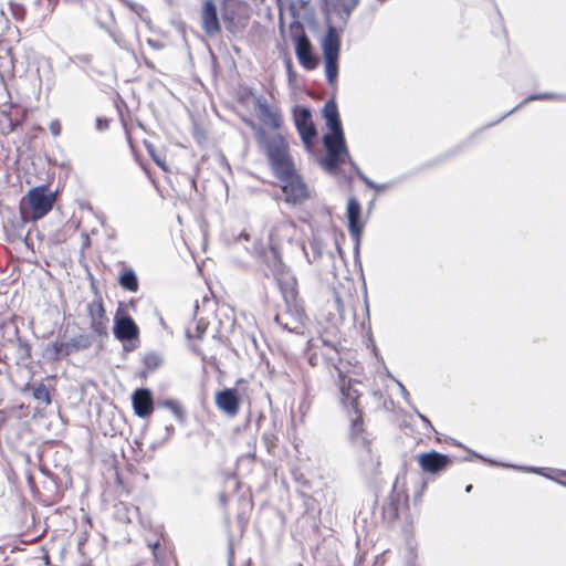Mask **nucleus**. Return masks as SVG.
<instances>
[{
	"instance_id": "nucleus-1",
	"label": "nucleus",
	"mask_w": 566,
	"mask_h": 566,
	"mask_svg": "<svg viewBox=\"0 0 566 566\" xmlns=\"http://www.w3.org/2000/svg\"><path fill=\"white\" fill-rule=\"evenodd\" d=\"M323 114L329 133L324 136L327 156L323 159L322 165L327 171L332 172L345 158H349V155L345 145L336 104L334 102L326 103Z\"/></svg>"
},
{
	"instance_id": "nucleus-2",
	"label": "nucleus",
	"mask_w": 566,
	"mask_h": 566,
	"mask_svg": "<svg viewBox=\"0 0 566 566\" xmlns=\"http://www.w3.org/2000/svg\"><path fill=\"white\" fill-rule=\"evenodd\" d=\"M256 138L265 148L268 159L275 175L286 174L294 167L289 153V144L282 134L266 136L264 130H259Z\"/></svg>"
},
{
	"instance_id": "nucleus-3",
	"label": "nucleus",
	"mask_w": 566,
	"mask_h": 566,
	"mask_svg": "<svg viewBox=\"0 0 566 566\" xmlns=\"http://www.w3.org/2000/svg\"><path fill=\"white\" fill-rule=\"evenodd\" d=\"M324 56L325 75L329 84H334L338 75V56L340 50V36L334 27H328L326 34L321 40Z\"/></svg>"
},
{
	"instance_id": "nucleus-4",
	"label": "nucleus",
	"mask_w": 566,
	"mask_h": 566,
	"mask_svg": "<svg viewBox=\"0 0 566 566\" xmlns=\"http://www.w3.org/2000/svg\"><path fill=\"white\" fill-rule=\"evenodd\" d=\"M55 193L46 187L30 189L22 201L24 212H29L32 220L42 219L52 209Z\"/></svg>"
},
{
	"instance_id": "nucleus-5",
	"label": "nucleus",
	"mask_w": 566,
	"mask_h": 566,
	"mask_svg": "<svg viewBox=\"0 0 566 566\" xmlns=\"http://www.w3.org/2000/svg\"><path fill=\"white\" fill-rule=\"evenodd\" d=\"M275 176L282 182V191L287 202L300 203L308 198V189L301 177L295 172L294 167L286 174H277Z\"/></svg>"
},
{
	"instance_id": "nucleus-6",
	"label": "nucleus",
	"mask_w": 566,
	"mask_h": 566,
	"mask_svg": "<svg viewBox=\"0 0 566 566\" xmlns=\"http://www.w3.org/2000/svg\"><path fill=\"white\" fill-rule=\"evenodd\" d=\"M358 382L350 379H346L345 376L339 373V389L342 395V403L345 408H352L354 410V417H352L353 430L358 432L360 430L361 415L358 409V400L360 397L359 390L356 388Z\"/></svg>"
},
{
	"instance_id": "nucleus-7",
	"label": "nucleus",
	"mask_w": 566,
	"mask_h": 566,
	"mask_svg": "<svg viewBox=\"0 0 566 566\" xmlns=\"http://www.w3.org/2000/svg\"><path fill=\"white\" fill-rule=\"evenodd\" d=\"M294 123L303 143L306 146H310L312 139L316 135V129L314 127L310 109L305 107L295 109Z\"/></svg>"
},
{
	"instance_id": "nucleus-8",
	"label": "nucleus",
	"mask_w": 566,
	"mask_h": 566,
	"mask_svg": "<svg viewBox=\"0 0 566 566\" xmlns=\"http://www.w3.org/2000/svg\"><path fill=\"white\" fill-rule=\"evenodd\" d=\"M256 111L263 125L272 129L281 128L283 119L281 111L276 106L269 105L264 98L259 97L256 98Z\"/></svg>"
},
{
	"instance_id": "nucleus-9",
	"label": "nucleus",
	"mask_w": 566,
	"mask_h": 566,
	"mask_svg": "<svg viewBox=\"0 0 566 566\" xmlns=\"http://www.w3.org/2000/svg\"><path fill=\"white\" fill-rule=\"evenodd\" d=\"M114 335L122 342L132 340L138 336V327L130 316L117 312L114 318Z\"/></svg>"
},
{
	"instance_id": "nucleus-10",
	"label": "nucleus",
	"mask_w": 566,
	"mask_h": 566,
	"mask_svg": "<svg viewBox=\"0 0 566 566\" xmlns=\"http://www.w3.org/2000/svg\"><path fill=\"white\" fill-rule=\"evenodd\" d=\"M295 226L291 221H282L275 224L270 232L272 250H276L284 242H291L295 237Z\"/></svg>"
},
{
	"instance_id": "nucleus-11",
	"label": "nucleus",
	"mask_w": 566,
	"mask_h": 566,
	"mask_svg": "<svg viewBox=\"0 0 566 566\" xmlns=\"http://www.w3.org/2000/svg\"><path fill=\"white\" fill-rule=\"evenodd\" d=\"M295 53L298 62L307 70H313L317 65V60L312 53V45L305 34L295 39Z\"/></svg>"
},
{
	"instance_id": "nucleus-12",
	"label": "nucleus",
	"mask_w": 566,
	"mask_h": 566,
	"mask_svg": "<svg viewBox=\"0 0 566 566\" xmlns=\"http://www.w3.org/2000/svg\"><path fill=\"white\" fill-rule=\"evenodd\" d=\"M360 205L355 198H349L347 201V221H348V230L353 238L357 241L360 238V234L364 229V222L360 220Z\"/></svg>"
},
{
	"instance_id": "nucleus-13",
	"label": "nucleus",
	"mask_w": 566,
	"mask_h": 566,
	"mask_svg": "<svg viewBox=\"0 0 566 566\" xmlns=\"http://www.w3.org/2000/svg\"><path fill=\"white\" fill-rule=\"evenodd\" d=\"M216 405L218 409L229 417H234L239 412V397L235 389H224L216 395Z\"/></svg>"
},
{
	"instance_id": "nucleus-14",
	"label": "nucleus",
	"mask_w": 566,
	"mask_h": 566,
	"mask_svg": "<svg viewBox=\"0 0 566 566\" xmlns=\"http://www.w3.org/2000/svg\"><path fill=\"white\" fill-rule=\"evenodd\" d=\"M418 463L422 471L427 473H438L448 465L449 458L444 454L431 451L420 454L418 457Z\"/></svg>"
},
{
	"instance_id": "nucleus-15",
	"label": "nucleus",
	"mask_w": 566,
	"mask_h": 566,
	"mask_svg": "<svg viewBox=\"0 0 566 566\" xmlns=\"http://www.w3.org/2000/svg\"><path fill=\"white\" fill-rule=\"evenodd\" d=\"M133 407L138 417L145 418L153 410V396L149 389L140 388L134 391L132 396Z\"/></svg>"
},
{
	"instance_id": "nucleus-16",
	"label": "nucleus",
	"mask_w": 566,
	"mask_h": 566,
	"mask_svg": "<svg viewBox=\"0 0 566 566\" xmlns=\"http://www.w3.org/2000/svg\"><path fill=\"white\" fill-rule=\"evenodd\" d=\"M202 28L207 34L220 31L217 7L212 0H206L202 8Z\"/></svg>"
},
{
	"instance_id": "nucleus-17",
	"label": "nucleus",
	"mask_w": 566,
	"mask_h": 566,
	"mask_svg": "<svg viewBox=\"0 0 566 566\" xmlns=\"http://www.w3.org/2000/svg\"><path fill=\"white\" fill-rule=\"evenodd\" d=\"M119 284L127 291L136 292L138 290V281L133 270H126L119 277Z\"/></svg>"
},
{
	"instance_id": "nucleus-18",
	"label": "nucleus",
	"mask_w": 566,
	"mask_h": 566,
	"mask_svg": "<svg viewBox=\"0 0 566 566\" xmlns=\"http://www.w3.org/2000/svg\"><path fill=\"white\" fill-rule=\"evenodd\" d=\"M537 99H563L566 101V96L557 94V93H541V94H534L530 95L527 98H525L522 103H520L516 108H521L524 105H526L531 101H537Z\"/></svg>"
},
{
	"instance_id": "nucleus-19",
	"label": "nucleus",
	"mask_w": 566,
	"mask_h": 566,
	"mask_svg": "<svg viewBox=\"0 0 566 566\" xmlns=\"http://www.w3.org/2000/svg\"><path fill=\"white\" fill-rule=\"evenodd\" d=\"M103 318H104V308L102 307V305H97L96 315L93 314L92 327L99 335L106 333V326L102 321Z\"/></svg>"
},
{
	"instance_id": "nucleus-20",
	"label": "nucleus",
	"mask_w": 566,
	"mask_h": 566,
	"mask_svg": "<svg viewBox=\"0 0 566 566\" xmlns=\"http://www.w3.org/2000/svg\"><path fill=\"white\" fill-rule=\"evenodd\" d=\"M33 398L40 402L49 405L51 402L48 388L43 384H38L33 387Z\"/></svg>"
},
{
	"instance_id": "nucleus-21",
	"label": "nucleus",
	"mask_w": 566,
	"mask_h": 566,
	"mask_svg": "<svg viewBox=\"0 0 566 566\" xmlns=\"http://www.w3.org/2000/svg\"><path fill=\"white\" fill-rule=\"evenodd\" d=\"M144 364L148 370H154L161 364V358L157 354L150 353L144 357Z\"/></svg>"
},
{
	"instance_id": "nucleus-22",
	"label": "nucleus",
	"mask_w": 566,
	"mask_h": 566,
	"mask_svg": "<svg viewBox=\"0 0 566 566\" xmlns=\"http://www.w3.org/2000/svg\"><path fill=\"white\" fill-rule=\"evenodd\" d=\"M164 406L168 408L178 419L182 418V409L176 401L167 400L164 402Z\"/></svg>"
},
{
	"instance_id": "nucleus-23",
	"label": "nucleus",
	"mask_w": 566,
	"mask_h": 566,
	"mask_svg": "<svg viewBox=\"0 0 566 566\" xmlns=\"http://www.w3.org/2000/svg\"><path fill=\"white\" fill-rule=\"evenodd\" d=\"M360 178L363 179V181L369 187V188H373L375 189L376 191H385L387 188H388V185L387 184H382V185H379V184H376L371 179L367 178L366 176H364L363 174H359Z\"/></svg>"
},
{
	"instance_id": "nucleus-24",
	"label": "nucleus",
	"mask_w": 566,
	"mask_h": 566,
	"mask_svg": "<svg viewBox=\"0 0 566 566\" xmlns=\"http://www.w3.org/2000/svg\"><path fill=\"white\" fill-rule=\"evenodd\" d=\"M489 462L491 464L502 465V467H505V468H513V469L522 470V471H525V472L541 473V469L533 468V467H516V465H513V464L497 463V462H494V461H491V460Z\"/></svg>"
},
{
	"instance_id": "nucleus-25",
	"label": "nucleus",
	"mask_w": 566,
	"mask_h": 566,
	"mask_svg": "<svg viewBox=\"0 0 566 566\" xmlns=\"http://www.w3.org/2000/svg\"><path fill=\"white\" fill-rule=\"evenodd\" d=\"M342 7L347 15L350 14L352 10L358 4L359 0H340Z\"/></svg>"
},
{
	"instance_id": "nucleus-26",
	"label": "nucleus",
	"mask_w": 566,
	"mask_h": 566,
	"mask_svg": "<svg viewBox=\"0 0 566 566\" xmlns=\"http://www.w3.org/2000/svg\"><path fill=\"white\" fill-rule=\"evenodd\" d=\"M50 132H51V134H52L54 137H56V136H59V135H60V133H61V124H60V122H59V120H52V122L50 123Z\"/></svg>"
},
{
	"instance_id": "nucleus-27",
	"label": "nucleus",
	"mask_w": 566,
	"mask_h": 566,
	"mask_svg": "<svg viewBox=\"0 0 566 566\" xmlns=\"http://www.w3.org/2000/svg\"><path fill=\"white\" fill-rule=\"evenodd\" d=\"M147 148H148V151H149L150 156H151V157H153V159L155 160V163H156L159 167H161L164 170H166V166H165L164 161H163V160H160V158H159L158 156H156V155H155V151H154L153 147H151V146H147Z\"/></svg>"
},
{
	"instance_id": "nucleus-28",
	"label": "nucleus",
	"mask_w": 566,
	"mask_h": 566,
	"mask_svg": "<svg viewBox=\"0 0 566 566\" xmlns=\"http://www.w3.org/2000/svg\"><path fill=\"white\" fill-rule=\"evenodd\" d=\"M397 384H398V387L400 389V392H401L403 399L408 402L409 401V394H408L406 387L401 382H399V381H397Z\"/></svg>"
},
{
	"instance_id": "nucleus-29",
	"label": "nucleus",
	"mask_w": 566,
	"mask_h": 566,
	"mask_svg": "<svg viewBox=\"0 0 566 566\" xmlns=\"http://www.w3.org/2000/svg\"><path fill=\"white\" fill-rule=\"evenodd\" d=\"M96 127H97L98 130L105 129L107 127V120L106 119H102V118H97Z\"/></svg>"
},
{
	"instance_id": "nucleus-30",
	"label": "nucleus",
	"mask_w": 566,
	"mask_h": 566,
	"mask_svg": "<svg viewBox=\"0 0 566 566\" xmlns=\"http://www.w3.org/2000/svg\"><path fill=\"white\" fill-rule=\"evenodd\" d=\"M70 346H71L70 344H61V345L56 348V350H57V352H62V350L65 348V353H66V354H69V347H70Z\"/></svg>"
},
{
	"instance_id": "nucleus-31",
	"label": "nucleus",
	"mask_w": 566,
	"mask_h": 566,
	"mask_svg": "<svg viewBox=\"0 0 566 566\" xmlns=\"http://www.w3.org/2000/svg\"><path fill=\"white\" fill-rule=\"evenodd\" d=\"M418 417L423 421V423H426L428 427L431 428V423L430 421L428 420L427 417H424L423 415H421L420 412H417Z\"/></svg>"
},
{
	"instance_id": "nucleus-32",
	"label": "nucleus",
	"mask_w": 566,
	"mask_h": 566,
	"mask_svg": "<svg viewBox=\"0 0 566 566\" xmlns=\"http://www.w3.org/2000/svg\"><path fill=\"white\" fill-rule=\"evenodd\" d=\"M407 566H419V564L416 562V558H412L408 560Z\"/></svg>"
},
{
	"instance_id": "nucleus-33",
	"label": "nucleus",
	"mask_w": 566,
	"mask_h": 566,
	"mask_svg": "<svg viewBox=\"0 0 566 566\" xmlns=\"http://www.w3.org/2000/svg\"><path fill=\"white\" fill-rule=\"evenodd\" d=\"M240 237H242L244 240H249V237H250V235H249L248 233H241V235H240Z\"/></svg>"
},
{
	"instance_id": "nucleus-34",
	"label": "nucleus",
	"mask_w": 566,
	"mask_h": 566,
	"mask_svg": "<svg viewBox=\"0 0 566 566\" xmlns=\"http://www.w3.org/2000/svg\"><path fill=\"white\" fill-rule=\"evenodd\" d=\"M471 490H472V485H468V486L465 488V492H468V493H469Z\"/></svg>"
},
{
	"instance_id": "nucleus-35",
	"label": "nucleus",
	"mask_w": 566,
	"mask_h": 566,
	"mask_svg": "<svg viewBox=\"0 0 566 566\" xmlns=\"http://www.w3.org/2000/svg\"><path fill=\"white\" fill-rule=\"evenodd\" d=\"M562 484L566 486V483L563 482Z\"/></svg>"
}]
</instances>
